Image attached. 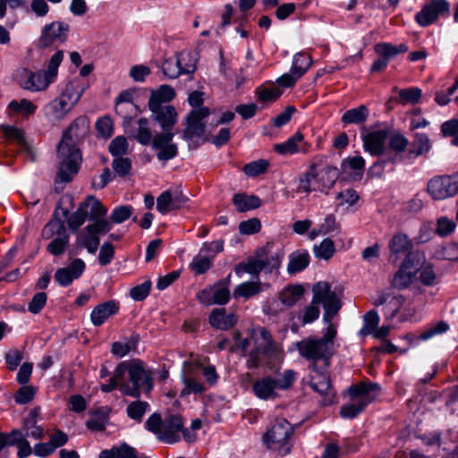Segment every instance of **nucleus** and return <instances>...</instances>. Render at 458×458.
Masks as SVG:
<instances>
[{
  "label": "nucleus",
  "instance_id": "f257e3e1",
  "mask_svg": "<svg viewBox=\"0 0 458 458\" xmlns=\"http://www.w3.org/2000/svg\"><path fill=\"white\" fill-rule=\"evenodd\" d=\"M89 130V119L86 116H79L63 132L56 150L59 160L54 181L56 192H61L64 185L71 182L79 173L82 154L77 145L88 134Z\"/></svg>",
  "mask_w": 458,
  "mask_h": 458
},
{
  "label": "nucleus",
  "instance_id": "f03ea898",
  "mask_svg": "<svg viewBox=\"0 0 458 458\" xmlns=\"http://www.w3.org/2000/svg\"><path fill=\"white\" fill-rule=\"evenodd\" d=\"M250 339L242 338L239 332L233 333L234 344L230 347V352H242L247 353L250 346L251 340L254 343V348L248 353L247 367L254 369L263 364L264 360L276 357L280 352V345L274 341L270 332L263 327L251 329L250 332Z\"/></svg>",
  "mask_w": 458,
  "mask_h": 458
},
{
  "label": "nucleus",
  "instance_id": "7ed1b4c3",
  "mask_svg": "<svg viewBox=\"0 0 458 458\" xmlns=\"http://www.w3.org/2000/svg\"><path fill=\"white\" fill-rule=\"evenodd\" d=\"M106 212L101 202H59L55 216L57 219L64 218L68 228L76 232L86 220L92 223L106 216Z\"/></svg>",
  "mask_w": 458,
  "mask_h": 458
},
{
  "label": "nucleus",
  "instance_id": "20e7f679",
  "mask_svg": "<svg viewBox=\"0 0 458 458\" xmlns=\"http://www.w3.org/2000/svg\"><path fill=\"white\" fill-rule=\"evenodd\" d=\"M336 334V326L329 323L322 337L308 336L296 343V349L302 358L313 362V369L316 368L315 362L318 360L328 366L329 360L335 353L334 341Z\"/></svg>",
  "mask_w": 458,
  "mask_h": 458
},
{
  "label": "nucleus",
  "instance_id": "39448f33",
  "mask_svg": "<svg viewBox=\"0 0 458 458\" xmlns=\"http://www.w3.org/2000/svg\"><path fill=\"white\" fill-rule=\"evenodd\" d=\"M380 391L381 387L378 384L369 381H362L351 386L348 393L352 403L342 406L341 416L345 419L356 417L378 396Z\"/></svg>",
  "mask_w": 458,
  "mask_h": 458
},
{
  "label": "nucleus",
  "instance_id": "423d86ee",
  "mask_svg": "<svg viewBox=\"0 0 458 458\" xmlns=\"http://www.w3.org/2000/svg\"><path fill=\"white\" fill-rule=\"evenodd\" d=\"M122 363L125 365L123 383H121L120 386V391L123 394L139 398L141 388H144L147 392L152 389V373L145 369L140 361H123Z\"/></svg>",
  "mask_w": 458,
  "mask_h": 458
},
{
  "label": "nucleus",
  "instance_id": "0eeeda50",
  "mask_svg": "<svg viewBox=\"0 0 458 458\" xmlns=\"http://www.w3.org/2000/svg\"><path fill=\"white\" fill-rule=\"evenodd\" d=\"M83 92V86L75 81L69 82L62 93L46 106V114L55 121L63 120L80 101Z\"/></svg>",
  "mask_w": 458,
  "mask_h": 458
},
{
  "label": "nucleus",
  "instance_id": "6e6552de",
  "mask_svg": "<svg viewBox=\"0 0 458 458\" xmlns=\"http://www.w3.org/2000/svg\"><path fill=\"white\" fill-rule=\"evenodd\" d=\"M293 432V429L291 424L285 419L279 418L267 431L263 439L268 448L285 455L290 453L289 441Z\"/></svg>",
  "mask_w": 458,
  "mask_h": 458
},
{
  "label": "nucleus",
  "instance_id": "1a4fd4ad",
  "mask_svg": "<svg viewBox=\"0 0 458 458\" xmlns=\"http://www.w3.org/2000/svg\"><path fill=\"white\" fill-rule=\"evenodd\" d=\"M312 301L317 305L320 303L324 308V320L328 324L332 318L337 314L342 307L340 298L336 293L331 290L328 283L321 281L315 284L312 287Z\"/></svg>",
  "mask_w": 458,
  "mask_h": 458
},
{
  "label": "nucleus",
  "instance_id": "9d476101",
  "mask_svg": "<svg viewBox=\"0 0 458 458\" xmlns=\"http://www.w3.org/2000/svg\"><path fill=\"white\" fill-rule=\"evenodd\" d=\"M111 226L106 216L89 223L81 231L76 238V244L85 248L89 253H95L99 246V234H105L110 230Z\"/></svg>",
  "mask_w": 458,
  "mask_h": 458
},
{
  "label": "nucleus",
  "instance_id": "9b49d317",
  "mask_svg": "<svg viewBox=\"0 0 458 458\" xmlns=\"http://www.w3.org/2000/svg\"><path fill=\"white\" fill-rule=\"evenodd\" d=\"M43 236L47 239L55 236L47 246V251L54 256L64 253L69 245L70 235L66 231L64 222L51 221L43 229Z\"/></svg>",
  "mask_w": 458,
  "mask_h": 458
},
{
  "label": "nucleus",
  "instance_id": "f8f14e48",
  "mask_svg": "<svg viewBox=\"0 0 458 458\" xmlns=\"http://www.w3.org/2000/svg\"><path fill=\"white\" fill-rule=\"evenodd\" d=\"M427 191L435 200H444L454 197L458 194V173L454 176L433 177L428 182Z\"/></svg>",
  "mask_w": 458,
  "mask_h": 458
},
{
  "label": "nucleus",
  "instance_id": "ddd939ff",
  "mask_svg": "<svg viewBox=\"0 0 458 458\" xmlns=\"http://www.w3.org/2000/svg\"><path fill=\"white\" fill-rule=\"evenodd\" d=\"M230 275L226 279L219 280L211 286L206 287L197 293L198 301L206 306L225 305L230 300Z\"/></svg>",
  "mask_w": 458,
  "mask_h": 458
},
{
  "label": "nucleus",
  "instance_id": "4468645a",
  "mask_svg": "<svg viewBox=\"0 0 458 458\" xmlns=\"http://www.w3.org/2000/svg\"><path fill=\"white\" fill-rule=\"evenodd\" d=\"M375 52L378 55V58L370 66V72H378L384 71L391 58H394L399 54L406 53L409 47L405 43L399 45H393L391 43H377L376 44Z\"/></svg>",
  "mask_w": 458,
  "mask_h": 458
},
{
  "label": "nucleus",
  "instance_id": "2eb2a0df",
  "mask_svg": "<svg viewBox=\"0 0 458 458\" xmlns=\"http://www.w3.org/2000/svg\"><path fill=\"white\" fill-rule=\"evenodd\" d=\"M450 4L446 0H431L423 5L414 17L420 27H428L435 23L440 15L449 13Z\"/></svg>",
  "mask_w": 458,
  "mask_h": 458
},
{
  "label": "nucleus",
  "instance_id": "dca6fc26",
  "mask_svg": "<svg viewBox=\"0 0 458 458\" xmlns=\"http://www.w3.org/2000/svg\"><path fill=\"white\" fill-rule=\"evenodd\" d=\"M208 107H200L193 109L187 116V126L183 132L185 140H191L193 138H200L205 132L206 125L203 120L209 115Z\"/></svg>",
  "mask_w": 458,
  "mask_h": 458
},
{
  "label": "nucleus",
  "instance_id": "f3484780",
  "mask_svg": "<svg viewBox=\"0 0 458 458\" xmlns=\"http://www.w3.org/2000/svg\"><path fill=\"white\" fill-rule=\"evenodd\" d=\"M69 25L64 21H53L42 28L39 45L47 47L55 41L64 42L67 38Z\"/></svg>",
  "mask_w": 458,
  "mask_h": 458
},
{
  "label": "nucleus",
  "instance_id": "a211bd4d",
  "mask_svg": "<svg viewBox=\"0 0 458 458\" xmlns=\"http://www.w3.org/2000/svg\"><path fill=\"white\" fill-rule=\"evenodd\" d=\"M152 101L148 108L153 118L158 123L163 131H172L177 122V112L171 105H158Z\"/></svg>",
  "mask_w": 458,
  "mask_h": 458
},
{
  "label": "nucleus",
  "instance_id": "6ab92c4d",
  "mask_svg": "<svg viewBox=\"0 0 458 458\" xmlns=\"http://www.w3.org/2000/svg\"><path fill=\"white\" fill-rule=\"evenodd\" d=\"M85 267L82 259H75L66 267L58 268L55 273L54 278L59 285L63 287L68 286L82 275Z\"/></svg>",
  "mask_w": 458,
  "mask_h": 458
},
{
  "label": "nucleus",
  "instance_id": "aec40b11",
  "mask_svg": "<svg viewBox=\"0 0 458 458\" xmlns=\"http://www.w3.org/2000/svg\"><path fill=\"white\" fill-rule=\"evenodd\" d=\"M387 131L386 130H377L370 131L362 137L363 147L366 152L371 156H386V141Z\"/></svg>",
  "mask_w": 458,
  "mask_h": 458
},
{
  "label": "nucleus",
  "instance_id": "412c9836",
  "mask_svg": "<svg viewBox=\"0 0 458 458\" xmlns=\"http://www.w3.org/2000/svg\"><path fill=\"white\" fill-rule=\"evenodd\" d=\"M314 371L315 375L311 376L310 378V387L321 395L322 399L320 403L323 405L332 404L334 403L335 394L331 388L328 377L326 374L318 371L316 369Z\"/></svg>",
  "mask_w": 458,
  "mask_h": 458
},
{
  "label": "nucleus",
  "instance_id": "4be33fe9",
  "mask_svg": "<svg viewBox=\"0 0 458 458\" xmlns=\"http://www.w3.org/2000/svg\"><path fill=\"white\" fill-rule=\"evenodd\" d=\"M182 419L179 415H167L163 421V429L159 440L166 444H174L181 439Z\"/></svg>",
  "mask_w": 458,
  "mask_h": 458
},
{
  "label": "nucleus",
  "instance_id": "5701e85b",
  "mask_svg": "<svg viewBox=\"0 0 458 458\" xmlns=\"http://www.w3.org/2000/svg\"><path fill=\"white\" fill-rule=\"evenodd\" d=\"M20 83L23 89L33 92L44 90L51 84L42 71L31 72L27 69L21 73Z\"/></svg>",
  "mask_w": 458,
  "mask_h": 458
},
{
  "label": "nucleus",
  "instance_id": "b1692460",
  "mask_svg": "<svg viewBox=\"0 0 458 458\" xmlns=\"http://www.w3.org/2000/svg\"><path fill=\"white\" fill-rule=\"evenodd\" d=\"M310 145L304 141V136L297 131L283 143L274 145V150L279 155L288 156L299 152H306Z\"/></svg>",
  "mask_w": 458,
  "mask_h": 458
},
{
  "label": "nucleus",
  "instance_id": "393cba45",
  "mask_svg": "<svg viewBox=\"0 0 458 458\" xmlns=\"http://www.w3.org/2000/svg\"><path fill=\"white\" fill-rule=\"evenodd\" d=\"M412 247L411 241L405 233H394L388 242L389 260L396 262L402 255L408 256L411 252Z\"/></svg>",
  "mask_w": 458,
  "mask_h": 458
},
{
  "label": "nucleus",
  "instance_id": "a878e982",
  "mask_svg": "<svg viewBox=\"0 0 458 458\" xmlns=\"http://www.w3.org/2000/svg\"><path fill=\"white\" fill-rule=\"evenodd\" d=\"M320 310L318 305L314 303L311 300L308 306L292 316L290 325L292 331L297 332L300 327L306 324L312 323L318 318Z\"/></svg>",
  "mask_w": 458,
  "mask_h": 458
},
{
  "label": "nucleus",
  "instance_id": "bb28decb",
  "mask_svg": "<svg viewBox=\"0 0 458 458\" xmlns=\"http://www.w3.org/2000/svg\"><path fill=\"white\" fill-rule=\"evenodd\" d=\"M238 321V318L233 312H227L225 308L214 309L209 317L210 326L219 330H229L233 327Z\"/></svg>",
  "mask_w": 458,
  "mask_h": 458
},
{
  "label": "nucleus",
  "instance_id": "cd10ccee",
  "mask_svg": "<svg viewBox=\"0 0 458 458\" xmlns=\"http://www.w3.org/2000/svg\"><path fill=\"white\" fill-rule=\"evenodd\" d=\"M417 268L411 260L406 258L398 271L394 274L391 284L396 289L407 288L412 282Z\"/></svg>",
  "mask_w": 458,
  "mask_h": 458
},
{
  "label": "nucleus",
  "instance_id": "c85d7f7f",
  "mask_svg": "<svg viewBox=\"0 0 458 458\" xmlns=\"http://www.w3.org/2000/svg\"><path fill=\"white\" fill-rule=\"evenodd\" d=\"M254 394L262 400L275 399L277 396V386L275 377L271 376L261 377L252 385Z\"/></svg>",
  "mask_w": 458,
  "mask_h": 458
},
{
  "label": "nucleus",
  "instance_id": "c756f323",
  "mask_svg": "<svg viewBox=\"0 0 458 458\" xmlns=\"http://www.w3.org/2000/svg\"><path fill=\"white\" fill-rule=\"evenodd\" d=\"M409 146V140L401 133H394L390 136L388 140V147L390 151L386 149V157L392 163L401 161L403 155Z\"/></svg>",
  "mask_w": 458,
  "mask_h": 458
},
{
  "label": "nucleus",
  "instance_id": "7c9ffc66",
  "mask_svg": "<svg viewBox=\"0 0 458 458\" xmlns=\"http://www.w3.org/2000/svg\"><path fill=\"white\" fill-rule=\"evenodd\" d=\"M269 246L264 247L258 250V258L249 259L245 263H240L236 266L234 271L237 275L242 273H248L250 275H258L266 268V264L263 262V256L269 253Z\"/></svg>",
  "mask_w": 458,
  "mask_h": 458
},
{
  "label": "nucleus",
  "instance_id": "2f4dec72",
  "mask_svg": "<svg viewBox=\"0 0 458 458\" xmlns=\"http://www.w3.org/2000/svg\"><path fill=\"white\" fill-rule=\"evenodd\" d=\"M7 445H16L18 447L17 455L19 458H27L32 454V448L27 440L25 432L19 429H13L6 434Z\"/></svg>",
  "mask_w": 458,
  "mask_h": 458
},
{
  "label": "nucleus",
  "instance_id": "473e14b6",
  "mask_svg": "<svg viewBox=\"0 0 458 458\" xmlns=\"http://www.w3.org/2000/svg\"><path fill=\"white\" fill-rule=\"evenodd\" d=\"M119 306L114 301H108L94 308L90 314V319L94 326H101L108 318L115 314Z\"/></svg>",
  "mask_w": 458,
  "mask_h": 458
},
{
  "label": "nucleus",
  "instance_id": "72a5a7b5",
  "mask_svg": "<svg viewBox=\"0 0 458 458\" xmlns=\"http://www.w3.org/2000/svg\"><path fill=\"white\" fill-rule=\"evenodd\" d=\"M431 149V142L426 133H415L413 140L409 144V157H417Z\"/></svg>",
  "mask_w": 458,
  "mask_h": 458
},
{
  "label": "nucleus",
  "instance_id": "f704fd0d",
  "mask_svg": "<svg viewBox=\"0 0 458 458\" xmlns=\"http://www.w3.org/2000/svg\"><path fill=\"white\" fill-rule=\"evenodd\" d=\"M369 111L364 105L347 110L342 115L341 121L344 124H360L369 117Z\"/></svg>",
  "mask_w": 458,
  "mask_h": 458
},
{
  "label": "nucleus",
  "instance_id": "c9c22d12",
  "mask_svg": "<svg viewBox=\"0 0 458 458\" xmlns=\"http://www.w3.org/2000/svg\"><path fill=\"white\" fill-rule=\"evenodd\" d=\"M310 263V255L307 250L296 251L289 256L287 271L296 274L305 269Z\"/></svg>",
  "mask_w": 458,
  "mask_h": 458
},
{
  "label": "nucleus",
  "instance_id": "e433bc0d",
  "mask_svg": "<svg viewBox=\"0 0 458 458\" xmlns=\"http://www.w3.org/2000/svg\"><path fill=\"white\" fill-rule=\"evenodd\" d=\"M343 170L354 177H360L365 170V160L360 156L350 157L343 160Z\"/></svg>",
  "mask_w": 458,
  "mask_h": 458
},
{
  "label": "nucleus",
  "instance_id": "4c0bfd02",
  "mask_svg": "<svg viewBox=\"0 0 458 458\" xmlns=\"http://www.w3.org/2000/svg\"><path fill=\"white\" fill-rule=\"evenodd\" d=\"M303 293L304 288L301 285H290L282 290L279 300L284 305L292 307L302 297Z\"/></svg>",
  "mask_w": 458,
  "mask_h": 458
},
{
  "label": "nucleus",
  "instance_id": "58836bf2",
  "mask_svg": "<svg viewBox=\"0 0 458 458\" xmlns=\"http://www.w3.org/2000/svg\"><path fill=\"white\" fill-rule=\"evenodd\" d=\"M281 95L282 91L275 86H259L255 90V96L257 99L264 105L276 102Z\"/></svg>",
  "mask_w": 458,
  "mask_h": 458
},
{
  "label": "nucleus",
  "instance_id": "ea45409f",
  "mask_svg": "<svg viewBox=\"0 0 458 458\" xmlns=\"http://www.w3.org/2000/svg\"><path fill=\"white\" fill-rule=\"evenodd\" d=\"M182 383L184 387L182 389L180 396L183 397L186 395L193 394H202L206 388L204 385L194 377L188 375L183 376Z\"/></svg>",
  "mask_w": 458,
  "mask_h": 458
},
{
  "label": "nucleus",
  "instance_id": "a19ab883",
  "mask_svg": "<svg viewBox=\"0 0 458 458\" xmlns=\"http://www.w3.org/2000/svg\"><path fill=\"white\" fill-rule=\"evenodd\" d=\"M310 64L311 58L309 55L304 53H297L293 56L291 72H293V74L297 76V78H301L306 73Z\"/></svg>",
  "mask_w": 458,
  "mask_h": 458
},
{
  "label": "nucleus",
  "instance_id": "79ce46f5",
  "mask_svg": "<svg viewBox=\"0 0 458 458\" xmlns=\"http://www.w3.org/2000/svg\"><path fill=\"white\" fill-rule=\"evenodd\" d=\"M379 324V316L375 310H371L363 316V327L360 330V336L371 335Z\"/></svg>",
  "mask_w": 458,
  "mask_h": 458
},
{
  "label": "nucleus",
  "instance_id": "37998d69",
  "mask_svg": "<svg viewBox=\"0 0 458 458\" xmlns=\"http://www.w3.org/2000/svg\"><path fill=\"white\" fill-rule=\"evenodd\" d=\"M403 304L404 298L403 295H393L382 310L386 320H392L397 315Z\"/></svg>",
  "mask_w": 458,
  "mask_h": 458
},
{
  "label": "nucleus",
  "instance_id": "c03bdc74",
  "mask_svg": "<svg viewBox=\"0 0 458 458\" xmlns=\"http://www.w3.org/2000/svg\"><path fill=\"white\" fill-rule=\"evenodd\" d=\"M64 60V51H56L49 59L47 69L42 71L47 79L53 83L58 74V68Z\"/></svg>",
  "mask_w": 458,
  "mask_h": 458
},
{
  "label": "nucleus",
  "instance_id": "a18cd8bd",
  "mask_svg": "<svg viewBox=\"0 0 458 458\" xmlns=\"http://www.w3.org/2000/svg\"><path fill=\"white\" fill-rule=\"evenodd\" d=\"M269 166L268 160L258 159L244 165L242 171L248 177H257L265 174Z\"/></svg>",
  "mask_w": 458,
  "mask_h": 458
},
{
  "label": "nucleus",
  "instance_id": "49530a36",
  "mask_svg": "<svg viewBox=\"0 0 458 458\" xmlns=\"http://www.w3.org/2000/svg\"><path fill=\"white\" fill-rule=\"evenodd\" d=\"M138 129L134 134L135 140L143 146L150 144L152 140V132L148 127V121L147 118H140L137 122Z\"/></svg>",
  "mask_w": 458,
  "mask_h": 458
},
{
  "label": "nucleus",
  "instance_id": "de8ad7c7",
  "mask_svg": "<svg viewBox=\"0 0 458 458\" xmlns=\"http://www.w3.org/2000/svg\"><path fill=\"white\" fill-rule=\"evenodd\" d=\"M174 97L175 91L171 86L161 85L156 92L151 94L148 103L154 101V104L163 105L173 100Z\"/></svg>",
  "mask_w": 458,
  "mask_h": 458
},
{
  "label": "nucleus",
  "instance_id": "09e8293b",
  "mask_svg": "<svg viewBox=\"0 0 458 458\" xmlns=\"http://www.w3.org/2000/svg\"><path fill=\"white\" fill-rule=\"evenodd\" d=\"M260 292V285L256 282H245L235 287L233 290V297H243L249 299L257 295Z\"/></svg>",
  "mask_w": 458,
  "mask_h": 458
},
{
  "label": "nucleus",
  "instance_id": "8fccbe9b",
  "mask_svg": "<svg viewBox=\"0 0 458 458\" xmlns=\"http://www.w3.org/2000/svg\"><path fill=\"white\" fill-rule=\"evenodd\" d=\"M314 255L318 259L328 260L335 252L334 242L329 239H324L319 245H314Z\"/></svg>",
  "mask_w": 458,
  "mask_h": 458
},
{
  "label": "nucleus",
  "instance_id": "3c124183",
  "mask_svg": "<svg viewBox=\"0 0 458 458\" xmlns=\"http://www.w3.org/2000/svg\"><path fill=\"white\" fill-rule=\"evenodd\" d=\"M177 61H180L179 68L182 74H189L196 70L197 60L191 52H181L176 55Z\"/></svg>",
  "mask_w": 458,
  "mask_h": 458
},
{
  "label": "nucleus",
  "instance_id": "603ef678",
  "mask_svg": "<svg viewBox=\"0 0 458 458\" xmlns=\"http://www.w3.org/2000/svg\"><path fill=\"white\" fill-rule=\"evenodd\" d=\"M8 109L15 113H22L24 115L29 116L33 114L37 110V106L26 98L20 101L12 100L8 104Z\"/></svg>",
  "mask_w": 458,
  "mask_h": 458
},
{
  "label": "nucleus",
  "instance_id": "864d4df0",
  "mask_svg": "<svg viewBox=\"0 0 458 458\" xmlns=\"http://www.w3.org/2000/svg\"><path fill=\"white\" fill-rule=\"evenodd\" d=\"M149 407L147 402L134 401L131 402L126 409L127 415L131 420L140 422L148 408Z\"/></svg>",
  "mask_w": 458,
  "mask_h": 458
},
{
  "label": "nucleus",
  "instance_id": "5fc2aeb1",
  "mask_svg": "<svg viewBox=\"0 0 458 458\" xmlns=\"http://www.w3.org/2000/svg\"><path fill=\"white\" fill-rule=\"evenodd\" d=\"M125 365L123 363H119L115 368L114 376L109 379L108 384H102L100 388L103 392L108 393L115 389L116 387L121 386V383H123V370Z\"/></svg>",
  "mask_w": 458,
  "mask_h": 458
},
{
  "label": "nucleus",
  "instance_id": "6e6d98bb",
  "mask_svg": "<svg viewBox=\"0 0 458 458\" xmlns=\"http://www.w3.org/2000/svg\"><path fill=\"white\" fill-rule=\"evenodd\" d=\"M129 148L128 140L123 136H117L109 144L108 150L114 157H123Z\"/></svg>",
  "mask_w": 458,
  "mask_h": 458
},
{
  "label": "nucleus",
  "instance_id": "4d7b16f0",
  "mask_svg": "<svg viewBox=\"0 0 458 458\" xmlns=\"http://www.w3.org/2000/svg\"><path fill=\"white\" fill-rule=\"evenodd\" d=\"M212 265V259L203 256L199 252L195 256L190 264L191 269L197 275H201L208 271Z\"/></svg>",
  "mask_w": 458,
  "mask_h": 458
},
{
  "label": "nucleus",
  "instance_id": "13d9d810",
  "mask_svg": "<svg viewBox=\"0 0 458 458\" xmlns=\"http://www.w3.org/2000/svg\"><path fill=\"white\" fill-rule=\"evenodd\" d=\"M449 330V325L445 321H439L423 331L418 337V340L427 341L436 335L445 334Z\"/></svg>",
  "mask_w": 458,
  "mask_h": 458
},
{
  "label": "nucleus",
  "instance_id": "bf43d9fd",
  "mask_svg": "<svg viewBox=\"0 0 458 458\" xmlns=\"http://www.w3.org/2000/svg\"><path fill=\"white\" fill-rule=\"evenodd\" d=\"M441 133L445 137H452V144L458 146V119L445 121L441 125Z\"/></svg>",
  "mask_w": 458,
  "mask_h": 458
},
{
  "label": "nucleus",
  "instance_id": "052dcab7",
  "mask_svg": "<svg viewBox=\"0 0 458 458\" xmlns=\"http://www.w3.org/2000/svg\"><path fill=\"white\" fill-rule=\"evenodd\" d=\"M156 200H189V196L184 194L181 186H172L163 191Z\"/></svg>",
  "mask_w": 458,
  "mask_h": 458
},
{
  "label": "nucleus",
  "instance_id": "680f3d73",
  "mask_svg": "<svg viewBox=\"0 0 458 458\" xmlns=\"http://www.w3.org/2000/svg\"><path fill=\"white\" fill-rule=\"evenodd\" d=\"M422 96V91L419 88H408L401 89L399 98L403 104H417Z\"/></svg>",
  "mask_w": 458,
  "mask_h": 458
},
{
  "label": "nucleus",
  "instance_id": "e2e57ef3",
  "mask_svg": "<svg viewBox=\"0 0 458 458\" xmlns=\"http://www.w3.org/2000/svg\"><path fill=\"white\" fill-rule=\"evenodd\" d=\"M115 113L125 122H130L133 116L140 113V109L135 104H115Z\"/></svg>",
  "mask_w": 458,
  "mask_h": 458
},
{
  "label": "nucleus",
  "instance_id": "0e129e2a",
  "mask_svg": "<svg viewBox=\"0 0 458 458\" xmlns=\"http://www.w3.org/2000/svg\"><path fill=\"white\" fill-rule=\"evenodd\" d=\"M174 133L172 131H163V132L156 134L151 140V147L153 149L158 150L161 148L173 144L172 140Z\"/></svg>",
  "mask_w": 458,
  "mask_h": 458
},
{
  "label": "nucleus",
  "instance_id": "69168bd1",
  "mask_svg": "<svg viewBox=\"0 0 458 458\" xmlns=\"http://www.w3.org/2000/svg\"><path fill=\"white\" fill-rule=\"evenodd\" d=\"M114 173L120 177L128 175L131 170V161L129 157H114L112 162Z\"/></svg>",
  "mask_w": 458,
  "mask_h": 458
},
{
  "label": "nucleus",
  "instance_id": "338daca9",
  "mask_svg": "<svg viewBox=\"0 0 458 458\" xmlns=\"http://www.w3.org/2000/svg\"><path fill=\"white\" fill-rule=\"evenodd\" d=\"M138 342L137 338L131 337L129 342H114L112 345V353L114 356L122 358L128 354L131 348H135Z\"/></svg>",
  "mask_w": 458,
  "mask_h": 458
},
{
  "label": "nucleus",
  "instance_id": "774afa93",
  "mask_svg": "<svg viewBox=\"0 0 458 458\" xmlns=\"http://www.w3.org/2000/svg\"><path fill=\"white\" fill-rule=\"evenodd\" d=\"M180 61L175 58H170L164 62L162 71L164 74L169 79H175L182 74V70L179 68Z\"/></svg>",
  "mask_w": 458,
  "mask_h": 458
}]
</instances>
